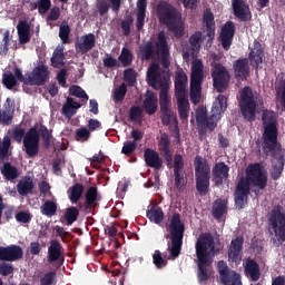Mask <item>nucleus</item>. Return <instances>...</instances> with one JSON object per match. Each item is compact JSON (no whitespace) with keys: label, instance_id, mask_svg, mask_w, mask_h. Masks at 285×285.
<instances>
[{"label":"nucleus","instance_id":"f257e3e1","mask_svg":"<svg viewBox=\"0 0 285 285\" xmlns=\"http://www.w3.org/2000/svg\"><path fill=\"white\" fill-rule=\"evenodd\" d=\"M159 63L153 62L147 69V80L149 86L153 88H160L159 92V106H160V119L163 126L174 125L176 135L179 137V121L177 120V114L170 108L173 101L168 95V82L161 79V73L159 72Z\"/></svg>","mask_w":285,"mask_h":285},{"label":"nucleus","instance_id":"f03ea898","mask_svg":"<svg viewBox=\"0 0 285 285\" xmlns=\"http://www.w3.org/2000/svg\"><path fill=\"white\" fill-rule=\"evenodd\" d=\"M278 135L277 122L272 121L264 126L263 153L266 155L271 154L274 158L271 170V178L274 181H277L282 177L285 166V151L282 150V146L277 141Z\"/></svg>","mask_w":285,"mask_h":285},{"label":"nucleus","instance_id":"7ed1b4c3","mask_svg":"<svg viewBox=\"0 0 285 285\" xmlns=\"http://www.w3.org/2000/svg\"><path fill=\"white\" fill-rule=\"evenodd\" d=\"M196 264L198 267L197 279L200 283L208 282V268L213 266L216 255H219V248L215 247V237L210 233L199 235L195 244Z\"/></svg>","mask_w":285,"mask_h":285},{"label":"nucleus","instance_id":"20e7f679","mask_svg":"<svg viewBox=\"0 0 285 285\" xmlns=\"http://www.w3.org/2000/svg\"><path fill=\"white\" fill-rule=\"evenodd\" d=\"M156 14L161 26H166L169 32H173L177 39L184 36V22H181V12L175 6L167 1H159L156 6Z\"/></svg>","mask_w":285,"mask_h":285},{"label":"nucleus","instance_id":"39448f33","mask_svg":"<svg viewBox=\"0 0 285 285\" xmlns=\"http://www.w3.org/2000/svg\"><path fill=\"white\" fill-rule=\"evenodd\" d=\"M228 108V98L224 95H218L217 101L212 107V114L208 117V109L204 106H199L196 109V124L200 130H209L213 132L217 128V122L222 119V115L226 112Z\"/></svg>","mask_w":285,"mask_h":285},{"label":"nucleus","instance_id":"423d86ee","mask_svg":"<svg viewBox=\"0 0 285 285\" xmlns=\"http://www.w3.org/2000/svg\"><path fill=\"white\" fill-rule=\"evenodd\" d=\"M156 52L160 57L161 66L168 68L170 66V47H168V40L164 31L158 33L155 45L151 41H147L139 47L141 61H150V59L155 58Z\"/></svg>","mask_w":285,"mask_h":285},{"label":"nucleus","instance_id":"0eeeda50","mask_svg":"<svg viewBox=\"0 0 285 285\" xmlns=\"http://www.w3.org/2000/svg\"><path fill=\"white\" fill-rule=\"evenodd\" d=\"M171 246L167 248L169 250L170 257L173 259H177L179 255H181V247L184 246V233L186 230V225L181 222V215L179 213H175L168 226Z\"/></svg>","mask_w":285,"mask_h":285},{"label":"nucleus","instance_id":"6e6552de","mask_svg":"<svg viewBox=\"0 0 285 285\" xmlns=\"http://www.w3.org/2000/svg\"><path fill=\"white\" fill-rule=\"evenodd\" d=\"M195 181L197 193L204 197L210 193V165L202 156H196L194 160Z\"/></svg>","mask_w":285,"mask_h":285},{"label":"nucleus","instance_id":"1a4fd4ad","mask_svg":"<svg viewBox=\"0 0 285 285\" xmlns=\"http://www.w3.org/2000/svg\"><path fill=\"white\" fill-rule=\"evenodd\" d=\"M163 157L167 164V168H174V181L177 190H181L188 180L186 179V170L184 156L181 154H175L173 161L171 151H163Z\"/></svg>","mask_w":285,"mask_h":285},{"label":"nucleus","instance_id":"9d476101","mask_svg":"<svg viewBox=\"0 0 285 285\" xmlns=\"http://www.w3.org/2000/svg\"><path fill=\"white\" fill-rule=\"evenodd\" d=\"M245 181L253 188L264 190L268 186V173L264 169V166L259 163H252L246 168Z\"/></svg>","mask_w":285,"mask_h":285},{"label":"nucleus","instance_id":"9b49d317","mask_svg":"<svg viewBox=\"0 0 285 285\" xmlns=\"http://www.w3.org/2000/svg\"><path fill=\"white\" fill-rule=\"evenodd\" d=\"M239 106L243 117H245L247 121H255L257 102H255V94H253V88L249 86L242 89Z\"/></svg>","mask_w":285,"mask_h":285},{"label":"nucleus","instance_id":"f8f14e48","mask_svg":"<svg viewBox=\"0 0 285 285\" xmlns=\"http://www.w3.org/2000/svg\"><path fill=\"white\" fill-rule=\"evenodd\" d=\"M212 78L217 92H224L228 88V83H230V72L219 62L214 63Z\"/></svg>","mask_w":285,"mask_h":285},{"label":"nucleus","instance_id":"ddd939ff","mask_svg":"<svg viewBox=\"0 0 285 285\" xmlns=\"http://www.w3.org/2000/svg\"><path fill=\"white\" fill-rule=\"evenodd\" d=\"M271 225L274 230V235L279 242V244H284L285 242V212L282 209L281 206L276 207L272 210L271 216Z\"/></svg>","mask_w":285,"mask_h":285},{"label":"nucleus","instance_id":"4468645a","mask_svg":"<svg viewBox=\"0 0 285 285\" xmlns=\"http://www.w3.org/2000/svg\"><path fill=\"white\" fill-rule=\"evenodd\" d=\"M39 131H37V126L31 127L22 142H23V148H24V153L26 155H28V157H37L39 155Z\"/></svg>","mask_w":285,"mask_h":285},{"label":"nucleus","instance_id":"2eb2a0df","mask_svg":"<svg viewBox=\"0 0 285 285\" xmlns=\"http://www.w3.org/2000/svg\"><path fill=\"white\" fill-rule=\"evenodd\" d=\"M97 202H101V196H99L97 187L91 186L85 194V202L78 203V208L81 213H85V215H90V213L97 208Z\"/></svg>","mask_w":285,"mask_h":285},{"label":"nucleus","instance_id":"dca6fc26","mask_svg":"<svg viewBox=\"0 0 285 285\" xmlns=\"http://www.w3.org/2000/svg\"><path fill=\"white\" fill-rule=\"evenodd\" d=\"M248 195H250V187L248 186L246 178H240L234 193L235 206L238 210H244V208H246V204H248Z\"/></svg>","mask_w":285,"mask_h":285},{"label":"nucleus","instance_id":"f3484780","mask_svg":"<svg viewBox=\"0 0 285 285\" xmlns=\"http://www.w3.org/2000/svg\"><path fill=\"white\" fill-rule=\"evenodd\" d=\"M50 81V70L46 65H38L29 72V86H46Z\"/></svg>","mask_w":285,"mask_h":285},{"label":"nucleus","instance_id":"a211bd4d","mask_svg":"<svg viewBox=\"0 0 285 285\" xmlns=\"http://www.w3.org/2000/svg\"><path fill=\"white\" fill-rule=\"evenodd\" d=\"M47 259L49 264L56 263L59 268L63 266V263L66 262V256H63V246L61 245V243H59V240L52 239L50 242Z\"/></svg>","mask_w":285,"mask_h":285},{"label":"nucleus","instance_id":"6ab92c4d","mask_svg":"<svg viewBox=\"0 0 285 285\" xmlns=\"http://www.w3.org/2000/svg\"><path fill=\"white\" fill-rule=\"evenodd\" d=\"M230 167L224 161L216 163L212 168V181L216 188L224 186V181L230 177Z\"/></svg>","mask_w":285,"mask_h":285},{"label":"nucleus","instance_id":"aec40b11","mask_svg":"<svg viewBox=\"0 0 285 285\" xmlns=\"http://www.w3.org/2000/svg\"><path fill=\"white\" fill-rule=\"evenodd\" d=\"M233 39H235V22L229 20L222 27L218 41H220L222 48L228 51L233 46Z\"/></svg>","mask_w":285,"mask_h":285},{"label":"nucleus","instance_id":"412c9836","mask_svg":"<svg viewBox=\"0 0 285 285\" xmlns=\"http://www.w3.org/2000/svg\"><path fill=\"white\" fill-rule=\"evenodd\" d=\"M19 259H23V248L21 246H0V262H19Z\"/></svg>","mask_w":285,"mask_h":285},{"label":"nucleus","instance_id":"4be33fe9","mask_svg":"<svg viewBox=\"0 0 285 285\" xmlns=\"http://www.w3.org/2000/svg\"><path fill=\"white\" fill-rule=\"evenodd\" d=\"M234 77L237 81H246L250 77L248 58H239L233 62Z\"/></svg>","mask_w":285,"mask_h":285},{"label":"nucleus","instance_id":"5701e85b","mask_svg":"<svg viewBox=\"0 0 285 285\" xmlns=\"http://www.w3.org/2000/svg\"><path fill=\"white\" fill-rule=\"evenodd\" d=\"M242 250H244V236H237L232 239L228 247V259L229 262H242Z\"/></svg>","mask_w":285,"mask_h":285},{"label":"nucleus","instance_id":"b1692460","mask_svg":"<svg viewBox=\"0 0 285 285\" xmlns=\"http://www.w3.org/2000/svg\"><path fill=\"white\" fill-rule=\"evenodd\" d=\"M144 159L148 168H155V170H161L164 168V160L159 157V153L153 148H146L144 150Z\"/></svg>","mask_w":285,"mask_h":285},{"label":"nucleus","instance_id":"393cba45","mask_svg":"<svg viewBox=\"0 0 285 285\" xmlns=\"http://www.w3.org/2000/svg\"><path fill=\"white\" fill-rule=\"evenodd\" d=\"M232 6L237 19H240L242 21H250V19H253L250 8L244 0H233Z\"/></svg>","mask_w":285,"mask_h":285},{"label":"nucleus","instance_id":"a878e982","mask_svg":"<svg viewBox=\"0 0 285 285\" xmlns=\"http://www.w3.org/2000/svg\"><path fill=\"white\" fill-rule=\"evenodd\" d=\"M248 59L254 68H259V63L264 62V47H262L261 41H254L248 55Z\"/></svg>","mask_w":285,"mask_h":285},{"label":"nucleus","instance_id":"bb28decb","mask_svg":"<svg viewBox=\"0 0 285 285\" xmlns=\"http://www.w3.org/2000/svg\"><path fill=\"white\" fill-rule=\"evenodd\" d=\"M142 108L146 115H149V116H153L155 115V112H157L158 100H157V95L154 91L147 90L145 95V100L142 101Z\"/></svg>","mask_w":285,"mask_h":285},{"label":"nucleus","instance_id":"cd10ccee","mask_svg":"<svg viewBox=\"0 0 285 285\" xmlns=\"http://www.w3.org/2000/svg\"><path fill=\"white\" fill-rule=\"evenodd\" d=\"M188 86V76L186 72H176L175 78V97H186V87Z\"/></svg>","mask_w":285,"mask_h":285},{"label":"nucleus","instance_id":"c85d7f7f","mask_svg":"<svg viewBox=\"0 0 285 285\" xmlns=\"http://www.w3.org/2000/svg\"><path fill=\"white\" fill-rule=\"evenodd\" d=\"M176 99L179 119H181V121H188V116L190 115V102L188 101V96H176Z\"/></svg>","mask_w":285,"mask_h":285},{"label":"nucleus","instance_id":"c756f323","mask_svg":"<svg viewBox=\"0 0 285 285\" xmlns=\"http://www.w3.org/2000/svg\"><path fill=\"white\" fill-rule=\"evenodd\" d=\"M203 21L206 26V33L208 37V41H213L215 39V16L213 14V11L210 9H207L204 12Z\"/></svg>","mask_w":285,"mask_h":285},{"label":"nucleus","instance_id":"7c9ffc66","mask_svg":"<svg viewBox=\"0 0 285 285\" xmlns=\"http://www.w3.org/2000/svg\"><path fill=\"white\" fill-rule=\"evenodd\" d=\"M17 31L19 37V43L20 46H23L26 43H30V24L26 20H21L17 24Z\"/></svg>","mask_w":285,"mask_h":285},{"label":"nucleus","instance_id":"2f4dec72","mask_svg":"<svg viewBox=\"0 0 285 285\" xmlns=\"http://www.w3.org/2000/svg\"><path fill=\"white\" fill-rule=\"evenodd\" d=\"M96 43L95 33H88L81 37V41L76 45V48H78L82 55H86V52H90V50L95 48Z\"/></svg>","mask_w":285,"mask_h":285},{"label":"nucleus","instance_id":"473e14b6","mask_svg":"<svg viewBox=\"0 0 285 285\" xmlns=\"http://www.w3.org/2000/svg\"><path fill=\"white\" fill-rule=\"evenodd\" d=\"M81 107V104L75 101V99L68 97L67 101L62 105V115L67 119H71V117H75L77 115V110Z\"/></svg>","mask_w":285,"mask_h":285},{"label":"nucleus","instance_id":"72a5a7b5","mask_svg":"<svg viewBox=\"0 0 285 285\" xmlns=\"http://www.w3.org/2000/svg\"><path fill=\"white\" fill-rule=\"evenodd\" d=\"M226 213H228V200L222 198L216 199L212 209L214 219H222Z\"/></svg>","mask_w":285,"mask_h":285},{"label":"nucleus","instance_id":"f704fd0d","mask_svg":"<svg viewBox=\"0 0 285 285\" xmlns=\"http://www.w3.org/2000/svg\"><path fill=\"white\" fill-rule=\"evenodd\" d=\"M204 81V63L196 60L191 66L190 83H202Z\"/></svg>","mask_w":285,"mask_h":285},{"label":"nucleus","instance_id":"c9c22d12","mask_svg":"<svg viewBox=\"0 0 285 285\" xmlns=\"http://www.w3.org/2000/svg\"><path fill=\"white\" fill-rule=\"evenodd\" d=\"M220 283L223 285H242V275L232 269L220 276Z\"/></svg>","mask_w":285,"mask_h":285},{"label":"nucleus","instance_id":"e433bc0d","mask_svg":"<svg viewBox=\"0 0 285 285\" xmlns=\"http://www.w3.org/2000/svg\"><path fill=\"white\" fill-rule=\"evenodd\" d=\"M83 186L80 183H76L68 190L69 200L71 204H79L81 197H83Z\"/></svg>","mask_w":285,"mask_h":285},{"label":"nucleus","instance_id":"4c0bfd02","mask_svg":"<svg viewBox=\"0 0 285 285\" xmlns=\"http://www.w3.org/2000/svg\"><path fill=\"white\" fill-rule=\"evenodd\" d=\"M245 273L249 275L253 282L259 281V276H261L259 265L257 264V262H255V259H250V258L247 259L246 266H245Z\"/></svg>","mask_w":285,"mask_h":285},{"label":"nucleus","instance_id":"58836bf2","mask_svg":"<svg viewBox=\"0 0 285 285\" xmlns=\"http://www.w3.org/2000/svg\"><path fill=\"white\" fill-rule=\"evenodd\" d=\"M52 9L51 0H37L36 2L30 3V10H38L39 14H48Z\"/></svg>","mask_w":285,"mask_h":285},{"label":"nucleus","instance_id":"ea45409f","mask_svg":"<svg viewBox=\"0 0 285 285\" xmlns=\"http://www.w3.org/2000/svg\"><path fill=\"white\" fill-rule=\"evenodd\" d=\"M1 173L8 181H12L17 178H19V169L17 167L12 166L10 163H4Z\"/></svg>","mask_w":285,"mask_h":285},{"label":"nucleus","instance_id":"a19ab883","mask_svg":"<svg viewBox=\"0 0 285 285\" xmlns=\"http://www.w3.org/2000/svg\"><path fill=\"white\" fill-rule=\"evenodd\" d=\"M147 217L149 222H154V224H161V222H164V209L159 206H151L150 209L147 210Z\"/></svg>","mask_w":285,"mask_h":285},{"label":"nucleus","instance_id":"79ce46f5","mask_svg":"<svg viewBox=\"0 0 285 285\" xmlns=\"http://www.w3.org/2000/svg\"><path fill=\"white\" fill-rule=\"evenodd\" d=\"M32 190H35V183L32 181V179L28 178L18 183V193L22 197H26V195H30Z\"/></svg>","mask_w":285,"mask_h":285},{"label":"nucleus","instance_id":"37998d69","mask_svg":"<svg viewBox=\"0 0 285 285\" xmlns=\"http://www.w3.org/2000/svg\"><path fill=\"white\" fill-rule=\"evenodd\" d=\"M190 101L195 106L202 101V82H190Z\"/></svg>","mask_w":285,"mask_h":285},{"label":"nucleus","instance_id":"c03bdc74","mask_svg":"<svg viewBox=\"0 0 285 285\" xmlns=\"http://www.w3.org/2000/svg\"><path fill=\"white\" fill-rule=\"evenodd\" d=\"M12 146V138L4 136L2 144L0 145V161H3L10 157V147Z\"/></svg>","mask_w":285,"mask_h":285},{"label":"nucleus","instance_id":"a18cd8bd","mask_svg":"<svg viewBox=\"0 0 285 285\" xmlns=\"http://www.w3.org/2000/svg\"><path fill=\"white\" fill-rule=\"evenodd\" d=\"M79 207H68L65 212V219L67 222V226H72V224H75V222H77V219H79Z\"/></svg>","mask_w":285,"mask_h":285},{"label":"nucleus","instance_id":"49530a36","mask_svg":"<svg viewBox=\"0 0 285 285\" xmlns=\"http://www.w3.org/2000/svg\"><path fill=\"white\" fill-rule=\"evenodd\" d=\"M37 132L40 135V137H42L45 148H50L52 131H50L45 125H40L39 129H37Z\"/></svg>","mask_w":285,"mask_h":285},{"label":"nucleus","instance_id":"de8ad7c7","mask_svg":"<svg viewBox=\"0 0 285 285\" xmlns=\"http://www.w3.org/2000/svg\"><path fill=\"white\" fill-rule=\"evenodd\" d=\"M40 210L42 215H46V217H52L57 215V203L52 200H47L41 207Z\"/></svg>","mask_w":285,"mask_h":285},{"label":"nucleus","instance_id":"09e8293b","mask_svg":"<svg viewBox=\"0 0 285 285\" xmlns=\"http://www.w3.org/2000/svg\"><path fill=\"white\" fill-rule=\"evenodd\" d=\"M63 59H66V57L63 56V48H57L51 57V63L53 68H59V66H63Z\"/></svg>","mask_w":285,"mask_h":285},{"label":"nucleus","instance_id":"8fccbe9b","mask_svg":"<svg viewBox=\"0 0 285 285\" xmlns=\"http://www.w3.org/2000/svg\"><path fill=\"white\" fill-rule=\"evenodd\" d=\"M118 60L122 63L124 68H128V66L132 63V52L130 49L124 47L120 56L118 57Z\"/></svg>","mask_w":285,"mask_h":285},{"label":"nucleus","instance_id":"3c124183","mask_svg":"<svg viewBox=\"0 0 285 285\" xmlns=\"http://www.w3.org/2000/svg\"><path fill=\"white\" fill-rule=\"evenodd\" d=\"M2 83L7 90H12L17 86V78L8 71L2 75Z\"/></svg>","mask_w":285,"mask_h":285},{"label":"nucleus","instance_id":"603ef678","mask_svg":"<svg viewBox=\"0 0 285 285\" xmlns=\"http://www.w3.org/2000/svg\"><path fill=\"white\" fill-rule=\"evenodd\" d=\"M59 38L61 39L62 43L70 42V24L67 21H62L59 29Z\"/></svg>","mask_w":285,"mask_h":285},{"label":"nucleus","instance_id":"864d4df0","mask_svg":"<svg viewBox=\"0 0 285 285\" xmlns=\"http://www.w3.org/2000/svg\"><path fill=\"white\" fill-rule=\"evenodd\" d=\"M153 264L156 268L161 269L168 266V261L161 256V252L159 249H156L153 254Z\"/></svg>","mask_w":285,"mask_h":285},{"label":"nucleus","instance_id":"5fc2aeb1","mask_svg":"<svg viewBox=\"0 0 285 285\" xmlns=\"http://www.w3.org/2000/svg\"><path fill=\"white\" fill-rule=\"evenodd\" d=\"M10 135L13 141H17V144H21L26 138V128L17 126L11 130Z\"/></svg>","mask_w":285,"mask_h":285},{"label":"nucleus","instance_id":"6e6d98bb","mask_svg":"<svg viewBox=\"0 0 285 285\" xmlns=\"http://www.w3.org/2000/svg\"><path fill=\"white\" fill-rule=\"evenodd\" d=\"M91 137L90 129L87 127H81L76 130L75 139L76 141H88Z\"/></svg>","mask_w":285,"mask_h":285},{"label":"nucleus","instance_id":"4d7b16f0","mask_svg":"<svg viewBox=\"0 0 285 285\" xmlns=\"http://www.w3.org/2000/svg\"><path fill=\"white\" fill-rule=\"evenodd\" d=\"M124 80L128 86L134 87L137 83V73L135 72V69H126L124 71Z\"/></svg>","mask_w":285,"mask_h":285},{"label":"nucleus","instance_id":"13d9d810","mask_svg":"<svg viewBox=\"0 0 285 285\" xmlns=\"http://www.w3.org/2000/svg\"><path fill=\"white\" fill-rule=\"evenodd\" d=\"M128 92V87L126 83H121L117 89L114 91V99L115 101L121 102L126 99V94Z\"/></svg>","mask_w":285,"mask_h":285},{"label":"nucleus","instance_id":"bf43d9fd","mask_svg":"<svg viewBox=\"0 0 285 285\" xmlns=\"http://www.w3.org/2000/svg\"><path fill=\"white\" fill-rule=\"evenodd\" d=\"M135 150H137V142L132 140H127L124 142L121 154L126 155V157H130V155H132Z\"/></svg>","mask_w":285,"mask_h":285},{"label":"nucleus","instance_id":"052dcab7","mask_svg":"<svg viewBox=\"0 0 285 285\" xmlns=\"http://www.w3.org/2000/svg\"><path fill=\"white\" fill-rule=\"evenodd\" d=\"M69 92L72 97H78V99H83L85 101H88V94H86V90H83L79 86H71L69 88Z\"/></svg>","mask_w":285,"mask_h":285},{"label":"nucleus","instance_id":"680f3d73","mask_svg":"<svg viewBox=\"0 0 285 285\" xmlns=\"http://www.w3.org/2000/svg\"><path fill=\"white\" fill-rule=\"evenodd\" d=\"M12 273H14V265L8 263V261H2V263H0V275L8 277V275H12Z\"/></svg>","mask_w":285,"mask_h":285},{"label":"nucleus","instance_id":"e2e57ef3","mask_svg":"<svg viewBox=\"0 0 285 285\" xmlns=\"http://www.w3.org/2000/svg\"><path fill=\"white\" fill-rule=\"evenodd\" d=\"M134 21L135 19H132L131 16H128L125 20L121 21L120 28L125 37H130V27L132 26Z\"/></svg>","mask_w":285,"mask_h":285},{"label":"nucleus","instance_id":"0e129e2a","mask_svg":"<svg viewBox=\"0 0 285 285\" xmlns=\"http://www.w3.org/2000/svg\"><path fill=\"white\" fill-rule=\"evenodd\" d=\"M16 222H18L19 224H30V222H32V214H30V212H18L16 214Z\"/></svg>","mask_w":285,"mask_h":285},{"label":"nucleus","instance_id":"69168bd1","mask_svg":"<svg viewBox=\"0 0 285 285\" xmlns=\"http://www.w3.org/2000/svg\"><path fill=\"white\" fill-rule=\"evenodd\" d=\"M189 43L191 48L199 50L202 48V31H196L194 35L189 38Z\"/></svg>","mask_w":285,"mask_h":285},{"label":"nucleus","instance_id":"338daca9","mask_svg":"<svg viewBox=\"0 0 285 285\" xmlns=\"http://www.w3.org/2000/svg\"><path fill=\"white\" fill-rule=\"evenodd\" d=\"M159 148L161 153L170 151V138H168V134H161L159 140Z\"/></svg>","mask_w":285,"mask_h":285},{"label":"nucleus","instance_id":"774afa93","mask_svg":"<svg viewBox=\"0 0 285 285\" xmlns=\"http://www.w3.org/2000/svg\"><path fill=\"white\" fill-rule=\"evenodd\" d=\"M144 111L138 106H132L129 109V119L130 121H137V119H141Z\"/></svg>","mask_w":285,"mask_h":285}]
</instances>
